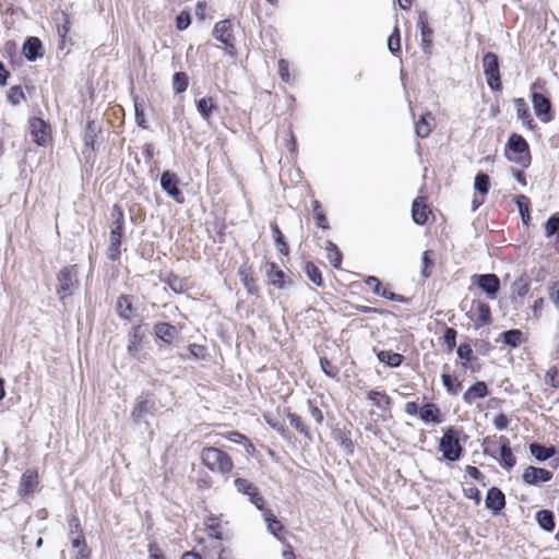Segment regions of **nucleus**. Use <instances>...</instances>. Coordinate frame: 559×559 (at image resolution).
I'll use <instances>...</instances> for the list:
<instances>
[{
  "label": "nucleus",
  "mask_w": 559,
  "mask_h": 559,
  "mask_svg": "<svg viewBox=\"0 0 559 559\" xmlns=\"http://www.w3.org/2000/svg\"><path fill=\"white\" fill-rule=\"evenodd\" d=\"M263 518L267 525V531L277 536V532L283 528L281 522L269 510H263Z\"/></svg>",
  "instance_id": "obj_36"
},
{
  "label": "nucleus",
  "mask_w": 559,
  "mask_h": 559,
  "mask_svg": "<svg viewBox=\"0 0 559 559\" xmlns=\"http://www.w3.org/2000/svg\"><path fill=\"white\" fill-rule=\"evenodd\" d=\"M502 338L507 345L516 347L521 343L522 332L520 330H509L502 333Z\"/></svg>",
  "instance_id": "obj_44"
},
{
  "label": "nucleus",
  "mask_w": 559,
  "mask_h": 559,
  "mask_svg": "<svg viewBox=\"0 0 559 559\" xmlns=\"http://www.w3.org/2000/svg\"><path fill=\"white\" fill-rule=\"evenodd\" d=\"M545 381L552 388H559L558 371L555 368H550L549 370H547L545 374Z\"/></svg>",
  "instance_id": "obj_57"
},
{
  "label": "nucleus",
  "mask_w": 559,
  "mask_h": 559,
  "mask_svg": "<svg viewBox=\"0 0 559 559\" xmlns=\"http://www.w3.org/2000/svg\"><path fill=\"white\" fill-rule=\"evenodd\" d=\"M147 333V328L144 324L134 325L128 333V353L136 358L141 359V345Z\"/></svg>",
  "instance_id": "obj_6"
},
{
  "label": "nucleus",
  "mask_w": 559,
  "mask_h": 559,
  "mask_svg": "<svg viewBox=\"0 0 559 559\" xmlns=\"http://www.w3.org/2000/svg\"><path fill=\"white\" fill-rule=\"evenodd\" d=\"M320 366L322 371L331 377L334 378L337 374V369L332 365V362L328 358H321L320 359Z\"/></svg>",
  "instance_id": "obj_56"
},
{
  "label": "nucleus",
  "mask_w": 559,
  "mask_h": 559,
  "mask_svg": "<svg viewBox=\"0 0 559 559\" xmlns=\"http://www.w3.org/2000/svg\"><path fill=\"white\" fill-rule=\"evenodd\" d=\"M419 417L425 424H439L440 409L433 403L425 404L419 411Z\"/></svg>",
  "instance_id": "obj_22"
},
{
  "label": "nucleus",
  "mask_w": 559,
  "mask_h": 559,
  "mask_svg": "<svg viewBox=\"0 0 559 559\" xmlns=\"http://www.w3.org/2000/svg\"><path fill=\"white\" fill-rule=\"evenodd\" d=\"M29 132L33 141L37 145L44 146L47 142L50 127L41 118L34 117L29 119Z\"/></svg>",
  "instance_id": "obj_9"
},
{
  "label": "nucleus",
  "mask_w": 559,
  "mask_h": 559,
  "mask_svg": "<svg viewBox=\"0 0 559 559\" xmlns=\"http://www.w3.org/2000/svg\"><path fill=\"white\" fill-rule=\"evenodd\" d=\"M531 454L539 462H544L554 455V449L547 448L542 444L532 443L530 445Z\"/></svg>",
  "instance_id": "obj_32"
},
{
  "label": "nucleus",
  "mask_w": 559,
  "mask_h": 559,
  "mask_svg": "<svg viewBox=\"0 0 559 559\" xmlns=\"http://www.w3.org/2000/svg\"><path fill=\"white\" fill-rule=\"evenodd\" d=\"M204 525H205V533L209 536H211L215 539H218V540H222L224 538L222 525L217 518L209 516L207 520L205 521Z\"/></svg>",
  "instance_id": "obj_27"
},
{
  "label": "nucleus",
  "mask_w": 559,
  "mask_h": 559,
  "mask_svg": "<svg viewBox=\"0 0 559 559\" xmlns=\"http://www.w3.org/2000/svg\"><path fill=\"white\" fill-rule=\"evenodd\" d=\"M266 275L270 283L278 289L285 288L284 272L273 262L266 264Z\"/></svg>",
  "instance_id": "obj_23"
},
{
  "label": "nucleus",
  "mask_w": 559,
  "mask_h": 559,
  "mask_svg": "<svg viewBox=\"0 0 559 559\" xmlns=\"http://www.w3.org/2000/svg\"><path fill=\"white\" fill-rule=\"evenodd\" d=\"M508 147L515 154L519 155V157L515 159L516 163L527 166L530 163V151H528V144L526 140L516 133H513L510 135L508 141Z\"/></svg>",
  "instance_id": "obj_8"
},
{
  "label": "nucleus",
  "mask_w": 559,
  "mask_h": 559,
  "mask_svg": "<svg viewBox=\"0 0 559 559\" xmlns=\"http://www.w3.org/2000/svg\"><path fill=\"white\" fill-rule=\"evenodd\" d=\"M234 484H235L236 489L239 492H241L248 497L250 495H252L258 489L251 481H249L248 479H245V478H236Z\"/></svg>",
  "instance_id": "obj_43"
},
{
  "label": "nucleus",
  "mask_w": 559,
  "mask_h": 559,
  "mask_svg": "<svg viewBox=\"0 0 559 559\" xmlns=\"http://www.w3.org/2000/svg\"><path fill=\"white\" fill-rule=\"evenodd\" d=\"M477 285L489 297H495L500 288V280L496 274H481L477 276Z\"/></svg>",
  "instance_id": "obj_15"
},
{
  "label": "nucleus",
  "mask_w": 559,
  "mask_h": 559,
  "mask_svg": "<svg viewBox=\"0 0 559 559\" xmlns=\"http://www.w3.org/2000/svg\"><path fill=\"white\" fill-rule=\"evenodd\" d=\"M549 296L554 305L559 309V282L554 283L550 287Z\"/></svg>",
  "instance_id": "obj_64"
},
{
  "label": "nucleus",
  "mask_w": 559,
  "mask_h": 559,
  "mask_svg": "<svg viewBox=\"0 0 559 559\" xmlns=\"http://www.w3.org/2000/svg\"><path fill=\"white\" fill-rule=\"evenodd\" d=\"M429 214L430 210L425 204L424 199L421 197L416 198L412 206L413 221L418 225H424L428 221Z\"/></svg>",
  "instance_id": "obj_16"
},
{
  "label": "nucleus",
  "mask_w": 559,
  "mask_h": 559,
  "mask_svg": "<svg viewBox=\"0 0 559 559\" xmlns=\"http://www.w3.org/2000/svg\"><path fill=\"white\" fill-rule=\"evenodd\" d=\"M500 440L502 444L500 447V459L498 460L499 464L504 468H512L516 461L509 445V441L507 438L501 437Z\"/></svg>",
  "instance_id": "obj_20"
},
{
  "label": "nucleus",
  "mask_w": 559,
  "mask_h": 559,
  "mask_svg": "<svg viewBox=\"0 0 559 559\" xmlns=\"http://www.w3.org/2000/svg\"><path fill=\"white\" fill-rule=\"evenodd\" d=\"M514 107L516 110L518 118L522 121L524 126L532 129L533 128V119L530 112V109L523 98L514 99Z\"/></svg>",
  "instance_id": "obj_25"
},
{
  "label": "nucleus",
  "mask_w": 559,
  "mask_h": 559,
  "mask_svg": "<svg viewBox=\"0 0 559 559\" xmlns=\"http://www.w3.org/2000/svg\"><path fill=\"white\" fill-rule=\"evenodd\" d=\"M215 108L212 97H202L197 102V109L201 117L205 120L210 118Z\"/></svg>",
  "instance_id": "obj_34"
},
{
  "label": "nucleus",
  "mask_w": 559,
  "mask_h": 559,
  "mask_svg": "<svg viewBox=\"0 0 559 559\" xmlns=\"http://www.w3.org/2000/svg\"><path fill=\"white\" fill-rule=\"evenodd\" d=\"M58 280V288L57 293L60 295V298L63 299L68 296H71L74 289L79 286L78 281V266L69 265L59 271L57 275Z\"/></svg>",
  "instance_id": "obj_4"
},
{
  "label": "nucleus",
  "mask_w": 559,
  "mask_h": 559,
  "mask_svg": "<svg viewBox=\"0 0 559 559\" xmlns=\"http://www.w3.org/2000/svg\"><path fill=\"white\" fill-rule=\"evenodd\" d=\"M474 188L480 194H487L490 188L489 176L483 173H479L475 176Z\"/></svg>",
  "instance_id": "obj_39"
},
{
  "label": "nucleus",
  "mask_w": 559,
  "mask_h": 559,
  "mask_svg": "<svg viewBox=\"0 0 559 559\" xmlns=\"http://www.w3.org/2000/svg\"><path fill=\"white\" fill-rule=\"evenodd\" d=\"M305 272L308 275L309 280L316 286H319V287L322 286L323 281H322L321 272L312 262H307L306 263Z\"/></svg>",
  "instance_id": "obj_38"
},
{
  "label": "nucleus",
  "mask_w": 559,
  "mask_h": 559,
  "mask_svg": "<svg viewBox=\"0 0 559 559\" xmlns=\"http://www.w3.org/2000/svg\"><path fill=\"white\" fill-rule=\"evenodd\" d=\"M365 283L373 292V294L378 296L384 295L385 288L376 276H368Z\"/></svg>",
  "instance_id": "obj_52"
},
{
  "label": "nucleus",
  "mask_w": 559,
  "mask_h": 559,
  "mask_svg": "<svg viewBox=\"0 0 559 559\" xmlns=\"http://www.w3.org/2000/svg\"><path fill=\"white\" fill-rule=\"evenodd\" d=\"M368 400H370L378 408L385 409L391 404L390 396L384 392L371 390L368 393Z\"/></svg>",
  "instance_id": "obj_33"
},
{
  "label": "nucleus",
  "mask_w": 559,
  "mask_h": 559,
  "mask_svg": "<svg viewBox=\"0 0 559 559\" xmlns=\"http://www.w3.org/2000/svg\"><path fill=\"white\" fill-rule=\"evenodd\" d=\"M271 229L273 231L274 241H275V245L277 246L278 251L282 254L287 255L288 247H287L286 242L284 241V236H283L281 229L278 228V226L276 224H272Z\"/></svg>",
  "instance_id": "obj_40"
},
{
  "label": "nucleus",
  "mask_w": 559,
  "mask_h": 559,
  "mask_svg": "<svg viewBox=\"0 0 559 559\" xmlns=\"http://www.w3.org/2000/svg\"><path fill=\"white\" fill-rule=\"evenodd\" d=\"M484 73L487 84L492 91L501 90V79L499 70V59L493 52H487L483 57Z\"/></svg>",
  "instance_id": "obj_5"
},
{
  "label": "nucleus",
  "mask_w": 559,
  "mask_h": 559,
  "mask_svg": "<svg viewBox=\"0 0 559 559\" xmlns=\"http://www.w3.org/2000/svg\"><path fill=\"white\" fill-rule=\"evenodd\" d=\"M401 37L397 26L394 27L392 34L388 38V49L390 52L395 53L401 49Z\"/></svg>",
  "instance_id": "obj_47"
},
{
  "label": "nucleus",
  "mask_w": 559,
  "mask_h": 559,
  "mask_svg": "<svg viewBox=\"0 0 559 559\" xmlns=\"http://www.w3.org/2000/svg\"><path fill=\"white\" fill-rule=\"evenodd\" d=\"M41 41L37 37H28L23 45V53L28 61H35L41 56Z\"/></svg>",
  "instance_id": "obj_17"
},
{
  "label": "nucleus",
  "mask_w": 559,
  "mask_h": 559,
  "mask_svg": "<svg viewBox=\"0 0 559 559\" xmlns=\"http://www.w3.org/2000/svg\"><path fill=\"white\" fill-rule=\"evenodd\" d=\"M155 402L150 399H138L135 405L131 412V418L134 423H141L146 419L147 416L154 414Z\"/></svg>",
  "instance_id": "obj_11"
},
{
  "label": "nucleus",
  "mask_w": 559,
  "mask_h": 559,
  "mask_svg": "<svg viewBox=\"0 0 559 559\" xmlns=\"http://www.w3.org/2000/svg\"><path fill=\"white\" fill-rule=\"evenodd\" d=\"M287 418L290 423V425L301 435H304L307 438H310L309 430L307 429L306 425L304 424L300 416H298L295 413H288Z\"/></svg>",
  "instance_id": "obj_42"
},
{
  "label": "nucleus",
  "mask_w": 559,
  "mask_h": 559,
  "mask_svg": "<svg viewBox=\"0 0 559 559\" xmlns=\"http://www.w3.org/2000/svg\"><path fill=\"white\" fill-rule=\"evenodd\" d=\"M68 524H69L70 535L75 536V535L82 534V528H81L80 520L78 519V516L72 515L69 519Z\"/></svg>",
  "instance_id": "obj_60"
},
{
  "label": "nucleus",
  "mask_w": 559,
  "mask_h": 559,
  "mask_svg": "<svg viewBox=\"0 0 559 559\" xmlns=\"http://www.w3.org/2000/svg\"><path fill=\"white\" fill-rule=\"evenodd\" d=\"M202 464L212 473L226 475L234 468L231 457L216 447H205L200 454Z\"/></svg>",
  "instance_id": "obj_1"
},
{
  "label": "nucleus",
  "mask_w": 559,
  "mask_h": 559,
  "mask_svg": "<svg viewBox=\"0 0 559 559\" xmlns=\"http://www.w3.org/2000/svg\"><path fill=\"white\" fill-rule=\"evenodd\" d=\"M432 29L427 28L420 32L421 35V46L425 52H427L431 48V41H432Z\"/></svg>",
  "instance_id": "obj_58"
},
{
  "label": "nucleus",
  "mask_w": 559,
  "mask_h": 559,
  "mask_svg": "<svg viewBox=\"0 0 559 559\" xmlns=\"http://www.w3.org/2000/svg\"><path fill=\"white\" fill-rule=\"evenodd\" d=\"M38 484V475L34 471H26L20 481L19 491L22 495H29L34 491Z\"/></svg>",
  "instance_id": "obj_19"
},
{
  "label": "nucleus",
  "mask_w": 559,
  "mask_h": 559,
  "mask_svg": "<svg viewBox=\"0 0 559 559\" xmlns=\"http://www.w3.org/2000/svg\"><path fill=\"white\" fill-rule=\"evenodd\" d=\"M312 207H313V213H314V216L317 219V225L323 229L328 228L329 227L328 219H326L325 215L323 214V212L321 211L320 202L317 200L312 201Z\"/></svg>",
  "instance_id": "obj_49"
},
{
  "label": "nucleus",
  "mask_w": 559,
  "mask_h": 559,
  "mask_svg": "<svg viewBox=\"0 0 559 559\" xmlns=\"http://www.w3.org/2000/svg\"><path fill=\"white\" fill-rule=\"evenodd\" d=\"M439 450L450 462L460 460L463 449L460 444L459 432L453 428L447 429L440 439Z\"/></svg>",
  "instance_id": "obj_3"
},
{
  "label": "nucleus",
  "mask_w": 559,
  "mask_h": 559,
  "mask_svg": "<svg viewBox=\"0 0 559 559\" xmlns=\"http://www.w3.org/2000/svg\"><path fill=\"white\" fill-rule=\"evenodd\" d=\"M191 24V16L188 11H181L176 17V27L178 31L187 29Z\"/></svg>",
  "instance_id": "obj_51"
},
{
  "label": "nucleus",
  "mask_w": 559,
  "mask_h": 559,
  "mask_svg": "<svg viewBox=\"0 0 559 559\" xmlns=\"http://www.w3.org/2000/svg\"><path fill=\"white\" fill-rule=\"evenodd\" d=\"M493 426L496 427V429L498 430H503L508 427L509 425V418L507 415L504 414H499L497 415L495 418H493Z\"/></svg>",
  "instance_id": "obj_63"
},
{
  "label": "nucleus",
  "mask_w": 559,
  "mask_h": 559,
  "mask_svg": "<svg viewBox=\"0 0 559 559\" xmlns=\"http://www.w3.org/2000/svg\"><path fill=\"white\" fill-rule=\"evenodd\" d=\"M485 503L493 514H498L506 506V498L503 492L497 487L489 488L486 495Z\"/></svg>",
  "instance_id": "obj_14"
},
{
  "label": "nucleus",
  "mask_w": 559,
  "mask_h": 559,
  "mask_svg": "<svg viewBox=\"0 0 559 559\" xmlns=\"http://www.w3.org/2000/svg\"><path fill=\"white\" fill-rule=\"evenodd\" d=\"M513 290L519 297H524L530 290V284L523 277L513 283Z\"/></svg>",
  "instance_id": "obj_54"
},
{
  "label": "nucleus",
  "mask_w": 559,
  "mask_h": 559,
  "mask_svg": "<svg viewBox=\"0 0 559 559\" xmlns=\"http://www.w3.org/2000/svg\"><path fill=\"white\" fill-rule=\"evenodd\" d=\"M224 438L233 443L243 444L248 453L253 451V445L249 441V439L238 431H229L226 435H224Z\"/></svg>",
  "instance_id": "obj_35"
},
{
  "label": "nucleus",
  "mask_w": 559,
  "mask_h": 559,
  "mask_svg": "<svg viewBox=\"0 0 559 559\" xmlns=\"http://www.w3.org/2000/svg\"><path fill=\"white\" fill-rule=\"evenodd\" d=\"M536 520L538 525L547 532H551L555 528L554 513L549 510L538 511Z\"/></svg>",
  "instance_id": "obj_31"
},
{
  "label": "nucleus",
  "mask_w": 559,
  "mask_h": 559,
  "mask_svg": "<svg viewBox=\"0 0 559 559\" xmlns=\"http://www.w3.org/2000/svg\"><path fill=\"white\" fill-rule=\"evenodd\" d=\"M326 258L335 269H340L342 264V253L331 240L325 241Z\"/></svg>",
  "instance_id": "obj_29"
},
{
  "label": "nucleus",
  "mask_w": 559,
  "mask_h": 559,
  "mask_svg": "<svg viewBox=\"0 0 559 559\" xmlns=\"http://www.w3.org/2000/svg\"><path fill=\"white\" fill-rule=\"evenodd\" d=\"M431 121L433 117L430 112L420 116L419 120L415 122V133L418 138H427L431 132Z\"/></svg>",
  "instance_id": "obj_24"
},
{
  "label": "nucleus",
  "mask_w": 559,
  "mask_h": 559,
  "mask_svg": "<svg viewBox=\"0 0 559 559\" xmlns=\"http://www.w3.org/2000/svg\"><path fill=\"white\" fill-rule=\"evenodd\" d=\"M442 384L447 389L450 394H456L461 389V383L456 380V378L450 374L441 376Z\"/></svg>",
  "instance_id": "obj_45"
},
{
  "label": "nucleus",
  "mask_w": 559,
  "mask_h": 559,
  "mask_svg": "<svg viewBox=\"0 0 559 559\" xmlns=\"http://www.w3.org/2000/svg\"><path fill=\"white\" fill-rule=\"evenodd\" d=\"M160 187L177 203L183 202V195L179 189V178L175 173L165 170L160 176Z\"/></svg>",
  "instance_id": "obj_7"
},
{
  "label": "nucleus",
  "mask_w": 559,
  "mask_h": 559,
  "mask_svg": "<svg viewBox=\"0 0 559 559\" xmlns=\"http://www.w3.org/2000/svg\"><path fill=\"white\" fill-rule=\"evenodd\" d=\"M154 334L157 338L169 344L175 338L177 330L169 323L159 322L154 325Z\"/></svg>",
  "instance_id": "obj_21"
},
{
  "label": "nucleus",
  "mask_w": 559,
  "mask_h": 559,
  "mask_svg": "<svg viewBox=\"0 0 559 559\" xmlns=\"http://www.w3.org/2000/svg\"><path fill=\"white\" fill-rule=\"evenodd\" d=\"M116 309L121 319L130 320L133 313L131 297L128 295L120 296L117 300Z\"/></svg>",
  "instance_id": "obj_26"
},
{
  "label": "nucleus",
  "mask_w": 559,
  "mask_h": 559,
  "mask_svg": "<svg viewBox=\"0 0 559 559\" xmlns=\"http://www.w3.org/2000/svg\"><path fill=\"white\" fill-rule=\"evenodd\" d=\"M523 481L528 485L546 483L552 478V473L546 468L528 466L522 475Z\"/></svg>",
  "instance_id": "obj_12"
},
{
  "label": "nucleus",
  "mask_w": 559,
  "mask_h": 559,
  "mask_svg": "<svg viewBox=\"0 0 559 559\" xmlns=\"http://www.w3.org/2000/svg\"><path fill=\"white\" fill-rule=\"evenodd\" d=\"M559 231V213L551 215L545 223V235L551 237Z\"/></svg>",
  "instance_id": "obj_46"
},
{
  "label": "nucleus",
  "mask_w": 559,
  "mask_h": 559,
  "mask_svg": "<svg viewBox=\"0 0 559 559\" xmlns=\"http://www.w3.org/2000/svg\"><path fill=\"white\" fill-rule=\"evenodd\" d=\"M532 102H533V107H534V110H535V114L537 115V117L543 122L550 121V119H551V117L549 115L550 108H551L550 100L543 94L533 92Z\"/></svg>",
  "instance_id": "obj_13"
},
{
  "label": "nucleus",
  "mask_w": 559,
  "mask_h": 559,
  "mask_svg": "<svg viewBox=\"0 0 559 559\" xmlns=\"http://www.w3.org/2000/svg\"><path fill=\"white\" fill-rule=\"evenodd\" d=\"M111 216L114 218V223L110 230L108 259L117 261L120 258L121 237L124 226V214L119 205L114 206Z\"/></svg>",
  "instance_id": "obj_2"
},
{
  "label": "nucleus",
  "mask_w": 559,
  "mask_h": 559,
  "mask_svg": "<svg viewBox=\"0 0 559 559\" xmlns=\"http://www.w3.org/2000/svg\"><path fill=\"white\" fill-rule=\"evenodd\" d=\"M456 353L461 359L465 360L464 366L466 367L467 362L472 359V347L466 343L460 344Z\"/></svg>",
  "instance_id": "obj_53"
},
{
  "label": "nucleus",
  "mask_w": 559,
  "mask_h": 559,
  "mask_svg": "<svg viewBox=\"0 0 559 559\" xmlns=\"http://www.w3.org/2000/svg\"><path fill=\"white\" fill-rule=\"evenodd\" d=\"M477 319L481 323H489L490 321V308L485 302H478L476 305Z\"/></svg>",
  "instance_id": "obj_50"
},
{
  "label": "nucleus",
  "mask_w": 559,
  "mask_h": 559,
  "mask_svg": "<svg viewBox=\"0 0 559 559\" xmlns=\"http://www.w3.org/2000/svg\"><path fill=\"white\" fill-rule=\"evenodd\" d=\"M188 76L183 72H176L173 75V87L177 94L183 93L188 88Z\"/></svg>",
  "instance_id": "obj_37"
},
{
  "label": "nucleus",
  "mask_w": 559,
  "mask_h": 559,
  "mask_svg": "<svg viewBox=\"0 0 559 559\" xmlns=\"http://www.w3.org/2000/svg\"><path fill=\"white\" fill-rule=\"evenodd\" d=\"M488 395V389L485 382L478 381L464 393L463 400L466 404H473L477 399H484Z\"/></svg>",
  "instance_id": "obj_18"
},
{
  "label": "nucleus",
  "mask_w": 559,
  "mask_h": 559,
  "mask_svg": "<svg viewBox=\"0 0 559 559\" xmlns=\"http://www.w3.org/2000/svg\"><path fill=\"white\" fill-rule=\"evenodd\" d=\"M278 74L284 82H290L289 63L285 59L278 61Z\"/></svg>",
  "instance_id": "obj_55"
},
{
  "label": "nucleus",
  "mask_w": 559,
  "mask_h": 559,
  "mask_svg": "<svg viewBox=\"0 0 559 559\" xmlns=\"http://www.w3.org/2000/svg\"><path fill=\"white\" fill-rule=\"evenodd\" d=\"M455 338L456 331L453 328H447L443 334L444 343L448 345L449 349L455 347Z\"/></svg>",
  "instance_id": "obj_59"
},
{
  "label": "nucleus",
  "mask_w": 559,
  "mask_h": 559,
  "mask_svg": "<svg viewBox=\"0 0 559 559\" xmlns=\"http://www.w3.org/2000/svg\"><path fill=\"white\" fill-rule=\"evenodd\" d=\"M148 559H167L159 546L155 543L148 545Z\"/></svg>",
  "instance_id": "obj_61"
},
{
  "label": "nucleus",
  "mask_w": 559,
  "mask_h": 559,
  "mask_svg": "<svg viewBox=\"0 0 559 559\" xmlns=\"http://www.w3.org/2000/svg\"><path fill=\"white\" fill-rule=\"evenodd\" d=\"M378 359L381 362L386 364L390 367L396 368V367L401 366L404 357H403V355H401L399 353H393L390 350H381L378 353Z\"/></svg>",
  "instance_id": "obj_28"
},
{
  "label": "nucleus",
  "mask_w": 559,
  "mask_h": 559,
  "mask_svg": "<svg viewBox=\"0 0 559 559\" xmlns=\"http://www.w3.org/2000/svg\"><path fill=\"white\" fill-rule=\"evenodd\" d=\"M239 276L247 292L251 295L255 294V280L249 274L248 270L245 267L239 269Z\"/></svg>",
  "instance_id": "obj_41"
},
{
  "label": "nucleus",
  "mask_w": 559,
  "mask_h": 559,
  "mask_svg": "<svg viewBox=\"0 0 559 559\" xmlns=\"http://www.w3.org/2000/svg\"><path fill=\"white\" fill-rule=\"evenodd\" d=\"M213 36L226 47L234 48L235 37L233 35L231 23L229 20L217 22L213 28Z\"/></svg>",
  "instance_id": "obj_10"
},
{
  "label": "nucleus",
  "mask_w": 559,
  "mask_h": 559,
  "mask_svg": "<svg viewBox=\"0 0 559 559\" xmlns=\"http://www.w3.org/2000/svg\"><path fill=\"white\" fill-rule=\"evenodd\" d=\"M308 406L310 415L316 420V423L322 424L324 418L322 411L318 406L313 405L310 401H308Z\"/></svg>",
  "instance_id": "obj_62"
},
{
  "label": "nucleus",
  "mask_w": 559,
  "mask_h": 559,
  "mask_svg": "<svg viewBox=\"0 0 559 559\" xmlns=\"http://www.w3.org/2000/svg\"><path fill=\"white\" fill-rule=\"evenodd\" d=\"M25 98L24 92L21 86L15 85L10 87L8 92V100L12 105H19Z\"/></svg>",
  "instance_id": "obj_48"
},
{
  "label": "nucleus",
  "mask_w": 559,
  "mask_h": 559,
  "mask_svg": "<svg viewBox=\"0 0 559 559\" xmlns=\"http://www.w3.org/2000/svg\"><path fill=\"white\" fill-rule=\"evenodd\" d=\"M514 203L516 204L521 218L525 225L530 222V199L524 194H519L514 197Z\"/></svg>",
  "instance_id": "obj_30"
}]
</instances>
